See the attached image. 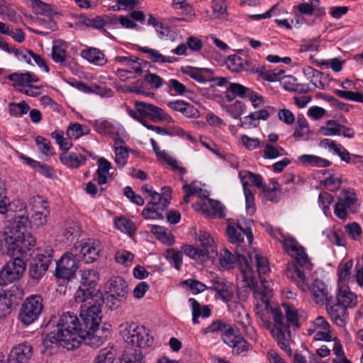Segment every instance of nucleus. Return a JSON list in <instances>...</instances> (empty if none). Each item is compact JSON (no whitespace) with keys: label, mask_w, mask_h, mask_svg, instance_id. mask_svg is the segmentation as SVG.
I'll list each match as a JSON object with an SVG mask.
<instances>
[{"label":"nucleus","mask_w":363,"mask_h":363,"mask_svg":"<svg viewBox=\"0 0 363 363\" xmlns=\"http://www.w3.org/2000/svg\"><path fill=\"white\" fill-rule=\"evenodd\" d=\"M323 233L332 243L337 246H345V240L341 231L326 230Z\"/></svg>","instance_id":"62"},{"label":"nucleus","mask_w":363,"mask_h":363,"mask_svg":"<svg viewBox=\"0 0 363 363\" xmlns=\"http://www.w3.org/2000/svg\"><path fill=\"white\" fill-rule=\"evenodd\" d=\"M121 363H145V359L141 350L127 348L121 357Z\"/></svg>","instance_id":"39"},{"label":"nucleus","mask_w":363,"mask_h":363,"mask_svg":"<svg viewBox=\"0 0 363 363\" xmlns=\"http://www.w3.org/2000/svg\"><path fill=\"white\" fill-rule=\"evenodd\" d=\"M52 252L53 250L50 246H46L45 249L38 248L36 256L33 261L42 266L43 264V267L48 269L52 261Z\"/></svg>","instance_id":"45"},{"label":"nucleus","mask_w":363,"mask_h":363,"mask_svg":"<svg viewBox=\"0 0 363 363\" xmlns=\"http://www.w3.org/2000/svg\"><path fill=\"white\" fill-rule=\"evenodd\" d=\"M335 299L339 304L347 309L355 308L359 303L358 296L350 289L349 286L337 287Z\"/></svg>","instance_id":"21"},{"label":"nucleus","mask_w":363,"mask_h":363,"mask_svg":"<svg viewBox=\"0 0 363 363\" xmlns=\"http://www.w3.org/2000/svg\"><path fill=\"white\" fill-rule=\"evenodd\" d=\"M273 295V289H272V295L268 299V305L269 308H276L280 313L279 324H277L275 321L274 315L272 313L269 311L268 313V318L270 323L269 328H267L262 325V321L259 317L257 315V313L255 314L257 317V320L259 325L267 330H270L272 337L277 341L278 345L280 347L281 350H283L288 354H291V350L289 347V344L291 342V331L289 330V326L284 323V316H283V311L285 312L287 320L292 323L293 325H296L298 323V314L297 311L291 305L288 303H282L281 306H272L270 304V298Z\"/></svg>","instance_id":"4"},{"label":"nucleus","mask_w":363,"mask_h":363,"mask_svg":"<svg viewBox=\"0 0 363 363\" xmlns=\"http://www.w3.org/2000/svg\"><path fill=\"white\" fill-rule=\"evenodd\" d=\"M235 325L227 323L221 320H217L211 323L208 327L201 330L203 335H207L208 333H214L218 332L227 331L229 328H233Z\"/></svg>","instance_id":"48"},{"label":"nucleus","mask_w":363,"mask_h":363,"mask_svg":"<svg viewBox=\"0 0 363 363\" xmlns=\"http://www.w3.org/2000/svg\"><path fill=\"white\" fill-rule=\"evenodd\" d=\"M211 283V286H208V291L215 293L216 298L221 300L228 306L235 300L236 289L232 282L223 277H213Z\"/></svg>","instance_id":"17"},{"label":"nucleus","mask_w":363,"mask_h":363,"mask_svg":"<svg viewBox=\"0 0 363 363\" xmlns=\"http://www.w3.org/2000/svg\"><path fill=\"white\" fill-rule=\"evenodd\" d=\"M76 256L72 250L65 253L56 262L55 275L57 278L69 279L75 274L78 269Z\"/></svg>","instance_id":"19"},{"label":"nucleus","mask_w":363,"mask_h":363,"mask_svg":"<svg viewBox=\"0 0 363 363\" xmlns=\"http://www.w3.org/2000/svg\"><path fill=\"white\" fill-rule=\"evenodd\" d=\"M189 303L191 305L192 313H199L201 314L200 317L202 318H208L211 315V310L208 306H201L200 303L193 298L189 299Z\"/></svg>","instance_id":"57"},{"label":"nucleus","mask_w":363,"mask_h":363,"mask_svg":"<svg viewBox=\"0 0 363 363\" xmlns=\"http://www.w3.org/2000/svg\"><path fill=\"white\" fill-rule=\"evenodd\" d=\"M298 161L306 167H327L330 165L329 160L313 155H302L298 157Z\"/></svg>","instance_id":"36"},{"label":"nucleus","mask_w":363,"mask_h":363,"mask_svg":"<svg viewBox=\"0 0 363 363\" xmlns=\"http://www.w3.org/2000/svg\"><path fill=\"white\" fill-rule=\"evenodd\" d=\"M68 45L63 40L54 41L52 47L50 57L52 60L59 64H63L67 60V50Z\"/></svg>","instance_id":"33"},{"label":"nucleus","mask_w":363,"mask_h":363,"mask_svg":"<svg viewBox=\"0 0 363 363\" xmlns=\"http://www.w3.org/2000/svg\"><path fill=\"white\" fill-rule=\"evenodd\" d=\"M239 178L241 181L243 191L250 190L249 182H251L257 188L264 189L265 185L261 175L251 172L247 170H242L239 172Z\"/></svg>","instance_id":"26"},{"label":"nucleus","mask_w":363,"mask_h":363,"mask_svg":"<svg viewBox=\"0 0 363 363\" xmlns=\"http://www.w3.org/2000/svg\"><path fill=\"white\" fill-rule=\"evenodd\" d=\"M221 339L231 349L234 355H245L252 349V345L245 339L240 329L235 325L229 328L222 333Z\"/></svg>","instance_id":"12"},{"label":"nucleus","mask_w":363,"mask_h":363,"mask_svg":"<svg viewBox=\"0 0 363 363\" xmlns=\"http://www.w3.org/2000/svg\"><path fill=\"white\" fill-rule=\"evenodd\" d=\"M26 1L31 6L33 11L38 16L35 20L37 23L52 31L57 30V26L54 21L56 13L50 5L40 0Z\"/></svg>","instance_id":"13"},{"label":"nucleus","mask_w":363,"mask_h":363,"mask_svg":"<svg viewBox=\"0 0 363 363\" xmlns=\"http://www.w3.org/2000/svg\"><path fill=\"white\" fill-rule=\"evenodd\" d=\"M81 56L89 62L97 66H103L107 62L105 55L95 48H89L82 50Z\"/></svg>","instance_id":"32"},{"label":"nucleus","mask_w":363,"mask_h":363,"mask_svg":"<svg viewBox=\"0 0 363 363\" xmlns=\"http://www.w3.org/2000/svg\"><path fill=\"white\" fill-rule=\"evenodd\" d=\"M125 141L120 140L118 144H116V142L113 144L115 162L119 168H123L125 165L128 158V150L125 145Z\"/></svg>","instance_id":"38"},{"label":"nucleus","mask_w":363,"mask_h":363,"mask_svg":"<svg viewBox=\"0 0 363 363\" xmlns=\"http://www.w3.org/2000/svg\"><path fill=\"white\" fill-rule=\"evenodd\" d=\"M80 286L84 287L94 288L99 281V274L96 271L91 269L81 270Z\"/></svg>","instance_id":"41"},{"label":"nucleus","mask_w":363,"mask_h":363,"mask_svg":"<svg viewBox=\"0 0 363 363\" xmlns=\"http://www.w3.org/2000/svg\"><path fill=\"white\" fill-rule=\"evenodd\" d=\"M76 314L65 312L60 315L54 329L48 333L43 340L45 348H52L53 345H60L67 350L79 347L81 342H86V336Z\"/></svg>","instance_id":"2"},{"label":"nucleus","mask_w":363,"mask_h":363,"mask_svg":"<svg viewBox=\"0 0 363 363\" xmlns=\"http://www.w3.org/2000/svg\"><path fill=\"white\" fill-rule=\"evenodd\" d=\"M194 239L199 242L201 248L196 247L191 245H183L182 247L184 255L197 262H203L208 258L217 255V246L213 238L204 230L196 231L194 230Z\"/></svg>","instance_id":"7"},{"label":"nucleus","mask_w":363,"mask_h":363,"mask_svg":"<svg viewBox=\"0 0 363 363\" xmlns=\"http://www.w3.org/2000/svg\"><path fill=\"white\" fill-rule=\"evenodd\" d=\"M158 160L165 162L173 170L178 171L181 174H184L186 172L184 167L179 165L178 162L174 157L169 155L165 151L160 154V157H158Z\"/></svg>","instance_id":"63"},{"label":"nucleus","mask_w":363,"mask_h":363,"mask_svg":"<svg viewBox=\"0 0 363 363\" xmlns=\"http://www.w3.org/2000/svg\"><path fill=\"white\" fill-rule=\"evenodd\" d=\"M286 277L294 282L298 288L305 291L308 289L305 274L298 267L297 264H288L286 270Z\"/></svg>","instance_id":"25"},{"label":"nucleus","mask_w":363,"mask_h":363,"mask_svg":"<svg viewBox=\"0 0 363 363\" xmlns=\"http://www.w3.org/2000/svg\"><path fill=\"white\" fill-rule=\"evenodd\" d=\"M61 163L70 168H78L84 164L86 159L82 155L75 152H65L60 155Z\"/></svg>","instance_id":"29"},{"label":"nucleus","mask_w":363,"mask_h":363,"mask_svg":"<svg viewBox=\"0 0 363 363\" xmlns=\"http://www.w3.org/2000/svg\"><path fill=\"white\" fill-rule=\"evenodd\" d=\"M16 303V297L11 290L0 291V317H5L10 314Z\"/></svg>","instance_id":"28"},{"label":"nucleus","mask_w":363,"mask_h":363,"mask_svg":"<svg viewBox=\"0 0 363 363\" xmlns=\"http://www.w3.org/2000/svg\"><path fill=\"white\" fill-rule=\"evenodd\" d=\"M79 316L82 326L86 336V344L99 347L102 345L111 335V325L105 323L100 328L102 322V311L100 303L81 305Z\"/></svg>","instance_id":"3"},{"label":"nucleus","mask_w":363,"mask_h":363,"mask_svg":"<svg viewBox=\"0 0 363 363\" xmlns=\"http://www.w3.org/2000/svg\"><path fill=\"white\" fill-rule=\"evenodd\" d=\"M236 256L228 249L221 250L219 258V267L222 269H230L239 265L240 274V282L242 287L252 291L255 311L261 320L262 325L269 328V310L272 313L275 321L279 322L280 313L276 308H269L268 299L272 295V286L269 281L263 279L262 274L270 272L269 262L267 257L257 253H245L243 248L237 245Z\"/></svg>","instance_id":"1"},{"label":"nucleus","mask_w":363,"mask_h":363,"mask_svg":"<svg viewBox=\"0 0 363 363\" xmlns=\"http://www.w3.org/2000/svg\"><path fill=\"white\" fill-rule=\"evenodd\" d=\"M263 152L264 157L270 160H273L285 155V151L281 147L274 145L270 143H267L265 145Z\"/></svg>","instance_id":"54"},{"label":"nucleus","mask_w":363,"mask_h":363,"mask_svg":"<svg viewBox=\"0 0 363 363\" xmlns=\"http://www.w3.org/2000/svg\"><path fill=\"white\" fill-rule=\"evenodd\" d=\"M26 262L18 257L8 262L0 271V285H7L18 280L26 271Z\"/></svg>","instance_id":"18"},{"label":"nucleus","mask_w":363,"mask_h":363,"mask_svg":"<svg viewBox=\"0 0 363 363\" xmlns=\"http://www.w3.org/2000/svg\"><path fill=\"white\" fill-rule=\"evenodd\" d=\"M91 289V288L79 286L74 294V299L76 302L81 303V305H85L86 303L87 305L96 303L93 298L92 291Z\"/></svg>","instance_id":"43"},{"label":"nucleus","mask_w":363,"mask_h":363,"mask_svg":"<svg viewBox=\"0 0 363 363\" xmlns=\"http://www.w3.org/2000/svg\"><path fill=\"white\" fill-rule=\"evenodd\" d=\"M33 348L27 343L13 347L9 354L7 363H27L32 357Z\"/></svg>","instance_id":"22"},{"label":"nucleus","mask_w":363,"mask_h":363,"mask_svg":"<svg viewBox=\"0 0 363 363\" xmlns=\"http://www.w3.org/2000/svg\"><path fill=\"white\" fill-rule=\"evenodd\" d=\"M120 334L123 340L132 346L131 348H147L153 344V337L145 326L136 323H124L120 325Z\"/></svg>","instance_id":"8"},{"label":"nucleus","mask_w":363,"mask_h":363,"mask_svg":"<svg viewBox=\"0 0 363 363\" xmlns=\"http://www.w3.org/2000/svg\"><path fill=\"white\" fill-rule=\"evenodd\" d=\"M135 109H128L129 116L135 121L145 126L148 123L145 118H149L152 121H164L172 123V118L162 108L152 104L143 101H134Z\"/></svg>","instance_id":"9"},{"label":"nucleus","mask_w":363,"mask_h":363,"mask_svg":"<svg viewBox=\"0 0 363 363\" xmlns=\"http://www.w3.org/2000/svg\"><path fill=\"white\" fill-rule=\"evenodd\" d=\"M95 130L103 135L108 136L118 144L120 140H126L128 134L123 126L113 119H98L94 121Z\"/></svg>","instance_id":"14"},{"label":"nucleus","mask_w":363,"mask_h":363,"mask_svg":"<svg viewBox=\"0 0 363 363\" xmlns=\"http://www.w3.org/2000/svg\"><path fill=\"white\" fill-rule=\"evenodd\" d=\"M320 48V40L318 38L303 39L300 45L299 51L301 52H318Z\"/></svg>","instance_id":"60"},{"label":"nucleus","mask_w":363,"mask_h":363,"mask_svg":"<svg viewBox=\"0 0 363 363\" xmlns=\"http://www.w3.org/2000/svg\"><path fill=\"white\" fill-rule=\"evenodd\" d=\"M183 188L185 191V195L183 198V201L186 203L189 202V198L191 196L197 195L200 198L205 196L204 194L202 193V189L196 182H192L189 185L185 182L183 185Z\"/></svg>","instance_id":"52"},{"label":"nucleus","mask_w":363,"mask_h":363,"mask_svg":"<svg viewBox=\"0 0 363 363\" xmlns=\"http://www.w3.org/2000/svg\"><path fill=\"white\" fill-rule=\"evenodd\" d=\"M339 201L347 205L350 211H353L357 202V196L352 189H343L342 196L339 199Z\"/></svg>","instance_id":"53"},{"label":"nucleus","mask_w":363,"mask_h":363,"mask_svg":"<svg viewBox=\"0 0 363 363\" xmlns=\"http://www.w3.org/2000/svg\"><path fill=\"white\" fill-rule=\"evenodd\" d=\"M28 218L18 216L9 233L5 237L6 253L10 257L26 255L36 243L35 238L27 231Z\"/></svg>","instance_id":"5"},{"label":"nucleus","mask_w":363,"mask_h":363,"mask_svg":"<svg viewBox=\"0 0 363 363\" xmlns=\"http://www.w3.org/2000/svg\"><path fill=\"white\" fill-rule=\"evenodd\" d=\"M29 109V105L24 101H22L20 103L11 102L8 105V111L13 117H21L23 115L26 114Z\"/></svg>","instance_id":"49"},{"label":"nucleus","mask_w":363,"mask_h":363,"mask_svg":"<svg viewBox=\"0 0 363 363\" xmlns=\"http://www.w3.org/2000/svg\"><path fill=\"white\" fill-rule=\"evenodd\" d=\"M226 65L230 71L234 72L247 70L249 67L247 60L237 55H231L228 56L226 60Z\"/></svg>","instance_id":"40"},{"label":"nucleus","mask_w":363,"mask_h":363,"mask_svg":"<svg viewBox=\"0 0 363 363\" xmlns=\"http://www.w3.org/2000/svg\"><path fill=\"white\" fill-rule=\"evenodd\" d=\"M333 196L329 193L323 191L319 194L318 205L325 216L330 213V206L333 202Z\"/></svg>","instance_id":"61"},{"label":"nucleus","mask_w":363,"mask_h":363,"mask_svg":"<svg viewBox=\"0 0 363 363\" xmlns=\"http://www.w3.org/2000/svg\"><path fill=\"white\" fill-rule=\"evenodd\" d=\"M150 232L162 243L166 245H172L175 242V238L172 232L167 228L157 225H149Z\"/></svg>","instance_id":"31"},{"label":"nucleus","mask_w":363,"mask_h":363,"mask_svg":"<svg viewBox=\"0 0 363 363\" xmlns=\"http://www.w3.org/2000/svg\"><path fill=\"white\" fill-rule=\"evenodd\" d=\"M353 267L352 260H348L341 262L337 267V287L342 286H349L348 283L352 278L351 276V270Z\"/></svg>","instance_id":"34"},{"label":"nucleus","mask_w":363,"mask_h":363,"mask_svg":"<svg viewBox=\"0 0 363 363\" xmlns=\"http://www.w3.org/2000/svg\"><path fill=\"white\" fill-rule=\"evenodd\" d=\"M128 295V285L121 277H112L106 283V304L111 310H116L125 302Z\"/></svg>","instance_id":"10"},{"label":"nucleus","mask_w":363,"mask_h":363,"mask_svg":"<svg viewBox=\"0 0 363 363\" xmlns=\"http://www.w3.org/2000/svg\"><path fill=\"white\" fill-rule=\"evenodd\" d=\"M257 72L264 80L274 82L280 79L284 71L282 69L269 70L266 69L264 67H260L257 69Z\"/></svg>","instance_id":"50"},{"label":"nucleus","mask_w":363,"mask_h":363,"mask_svg":"<svg viewBox=\"0 0 363 363\" xmlns=\"http://www.w3.org/2000/svg\"><path fill=\"white\" fill-rule=\"evenodd\" d=\"M35 140L38 149L41 154L47 157H50L53 155V149L50 140L41 136H37Z\"/></svg>","instance_id":"55"},{"label":"nucleus","mask_w":363,"mask_h":363,"mask_svg":"<svg viewBox=\"0 0 363 363\" xmlns=\"http://www.w3.org/2000/svg\"><path fill=\"white\" fill-rule=\"evenodd\" d=\"M196 210L201 211L208 216L222 217L224 214V206L221 203L211 199L205 198L194 205Z\"/></svg>","instance_id":"23"},{"label":"nucleus","mask_w":363,"mask_h":363,"mask_svg":"<svg viewBox=\"0 0 363 363\" xmlns=\"http://www.w3.org/2000/svg\"><path fill=\"white\" fill-rule=\"evenodd\" d=\"M103 249L101 242L95 239L81 240L74 244L72 251L79 259L86 263H92L98 259Z\"/></svg>","instance_id":"15"},{"label":"nucleus","mask_w":363,"mask_h":363,"mask_svg":"<svg viewBox=\"0 0 363 363\" xmlns=\"http://www.w3.org/2000/svg\"><path fill=\"white\" fill-rule=\"evenodd\" d=\"M30 211L26 216L28 224L34 228H39L46 225L50 215L47 202L41 197H33L30 201Z\"/></svg>","instance_id":"16"},{"label":"nucleus","mask_w":363,"mask_h":363,"mask_svg":"<svg viewBox=\"0 0 363 363\" xmlns=\"http://www.w3.org/2000/svg\"><path fill=\"white\" fill-rule=\"evenodd\" d=\"M306 75L308 77L311 79V82L313 84L315 88L319 89H324V84L321 82V77L323 76V73L319 72L317 69H313L311 67H307L303 69Z\"/></svg>","instance_id":"51"},{"label":"nucleus","mask_w":363,"mask_h":363,"mask_svg":"<svg viewBox=\"0 0 363 363\" xmlns=\"http://www.w3.org/2000/svg\"><path fill=\"white\" fill-rule=\"evenodd\" d=\"M9 79L14 82V86L19 87V89L39 82V77L30 72L25 73L14 72L9 76Z\"/></svg>","instance_id":"30"},{"label":"nucleus","mask_w":363,"mask_h":363,"mask_svg":"<svg viewBox=\"0 0 363 363\" xmlns=\"http://www.w3.org/2000/svg\"><path fill=\"white\" fill-rule=\"evenodd\" d=\"M325 303L327 313L333 323L339 327H344L347 323V309L337 302Z\"/></svg>","instance_id":"24"},{"label":"nucleus","mask_w":363,"mask_h":363,"mask_svg":"<svg viewBox=\"0 0 363 363\" xmlns=\"http://www.w3.org/2000/svg\"><path fill=\"white\" fill-rule=\"evenodd\" d=\"M140 50L147 55L148 58L155 63H174L177 58L172 56L163 55L160 51L149 48L147 47H141Z\"/></svg>","instance_id":"37"},{"label":"nucleus","mask_w":363,"mask_h":363,"mask_svg":"<svg viewBox=\"0 0 363 363\" xmlns=\"http://www.w3.org/2000/svg\"><path fill=\"white\" fill-rule=\"evenodd\" d=\"M340 125L334 120H328L325 122V125L320 127V130L325 136H333L340 135Z\"/></svg>","instance_id":"59"},{"label":"nucleus","mask_w":363,"mask_h":363,"mask_svg":"<svg viewBox=\"0 0 363 363\" xmlns=\"http://www.w3.org/2000/svg\"><path fill=\"white\" fill-rule=\"evenodd\" d=\"M111 164L109 161L104 157L98 160V182L99 184H104L107 182V178L109 176V170Z\"/></svg>","instance_id":"46"},{"label":"nucleus","mask_w":363,"mask_h":363,"mask_svg":"<svg viewBox=\"0 0 363 363\" xmlns=\"http://www.w3.org/2000/svg\"><path fill=\"white\" fill-rule=\"evenodd\" d=\"M116 357V352L113 347L101 349L94 358V363H113Z\"/></svg>","instance_id":"47"},{"label":"nucleus","mask_w":363,"mask_h":363,"mask_svg":"<svg viewBox=\"0 0 363 363\" xmlns=\"http://www.w3.org/2000/svg\"><path fill=\"white\" fill-rule=\"evenodd\" d=\"M183 254L184 253L182 248L181 251L175 248H169L165 250L164 255L176 269L179 270L182 264Z\"/></svg>","instance_id":"42"},{"label":"nucleus","mask_w":363,"mask_h":363,"mask_svg":"<svg viewBox=\"0 0 363 363\" xmlns=\"http://www.w3.org/2000/svg\"><path fill=\"white\" fill-rule=\"evenodd\" d=\"M311 134L309 125L303 115H298L293 136L298 140H306Z\"/></svg>","instance_id":"35"},{"label":"nucleus","mask_w":363,"mask_h":363,"mask_svg":"<svg viewBox=\"0 0 363 363\" xmlns=\"http://www.w3.org/2000/svg\"><path fill=\"white\" fill-rule=\"evenodd\" d=\"M134 257L135 256L132 252L125 250H118L115 255L116 262L125 267L130 266Z\"/></svg>","instance_id":"58"},{"label":"nucleus","mask_w":363,"mask_h":363,"mask_svg":"<svg viewBox=\"0 0 363 363\" xmlns=\"http://www.w3.org/2000/svg\"><path fill=\"white\" fill-rule=\"evenodd\" d=\"M263 227L273 238L282 243L285 252L298 265L307 270L312 269L313 264L305 248L293 236L284 234L280 228H274L268 223Z\"/></svg>","instance_id":"6"},{"label":"nucleus","mask_w":363,"mask_h":363,"mask_svg":"<svg viewBox=\"0 0 363 363\" xmlns=\"http://www.w3.org/2000/svg\"><path fill=\"white\" fill-rule=\"evenodd\" d=\"M116 227L127 234H130L135 230V226L132 220L125 218H118L115 219Z\"/></svg>","instance_id":"64"},{"label":"nucleus","mask_w":363,"mask_h":363,"mask_svg":"<svg viewBox=\"0 0 363 363\" xmlns=\"http://www.w3.org/2000/svg\"><path fill=\"white\" fill-rule=\"evenodd\" d=\"M227 234L232 243H237L238 245L244 241L245 238L247 239L248 245H250L253 240V235L251 229L248 227H243L240 221L238 223H229L227 228Z\"/></svg>","instance_id":"20"},{"label":"nucleus","mask_w":363,"mask_h":363,"mask_svg":"<svg viewBox=\"0 0 363 363\" xmlns=\"http://www.w3.org/2000/svg\"><path fill=\"white\" fill-rule=\"evenodd\" d=\"M311 291L316 303L324 305L327 302L329 290L324 281L315 279L311 287Z\"/></svg>","instance_id":"27"},{"label":"nucleus","mask_w":363,"mask_h":363,"mask_svg":"<svg viewBox=\"0 0 363 363\" xmlns=\"http://www.w3.org/2000/svg\"><path fill=\"white\" fill-rule=\"evenodd\" d=\"M90 128L86 125L77 123L70 124L67 129V136L69 139L77 140L89 134Z\"/></svg>","instance_id":"44"},{"label":"nucleus","mask_w":363,"mask_h":363,"mask_svg":"<svg viewBox=\"0 0 363 363\" xmlns=\"http://www.w3.org/2000/svg\"><path fill=\"white\" fill-rule=\"evenodd\" d=\"M43 310V301L39 295L27 297L21 306L18 318L21 323L28 326L38 319Z\"/></svg>","instance_id":"11"},{"label":"nucleus","mask_w":363,"mask_h":363,"mask_svg":"<svg viewBox=\"0 0 363 363\" xmlns=\"http://www.w3.org/2000/svg\"><path fill=\"white\" fill-rule=\"evenodd\" d=\"M149 201L147 206L158 207L159 208H165L169 201L167 197H162L159 193L154 191L148 197Z\"/></svg>","instance_id":"56"}]
</instances>
